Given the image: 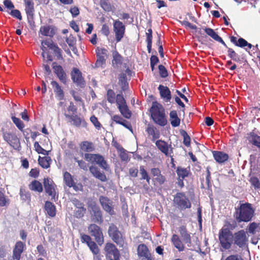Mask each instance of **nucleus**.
<instances>
[{"label": "nucleus", "mask_w": 260, "mask_h": 260, "mask_svg": "<svg viewBox=\"0 0 260 260\" xmlns=\"http://www.w3.org/2000/svg\"><path fill=\"white\" fill-rule=\"evenodd\" d=\"M90 120L94 126L99 129L101 128V124L98 120V118L94 115L91 116Z\"/></svg>", "instance_id": "e2e57ef3"}, {"label": "nucleus", "mask_w": 260, "mask_h": 260, "mask_svg": "<svg viewBox=\"0 0 260 260\" xmlns=\"http://www.w3.org/2000/svg\"><path fill=\"white\" fill-rule=\"evenodd\" d=\"M237 46L241 48L247 47L248 49H251L253 47L250 43H248L246 40L242 38L238 39Z\"/></svg>", "instance_id": "a19ab883"}, {"label": "nucleus", "mask_w": 260, "mask_h": 260, "mask_svg": "<svg viewBox=\"0 0 260 260\" xmlns=\"http://www.w3.org/2000/svg\"><path fill=\"white\" fill-rule=\"evenodd\" d=\"M100 203L104 211L110 215L115 214L113 201L107 197L101 196L99 198Z\"/></svg>", "instance_id": "1a4fd4ad"}, {"label": "nucleus", "mask_w": 260, "mask_h": 260, "mask_svg": "<svg viewBox=\"0 0 260 260\" xmlns=\"http://www.w3.org/2000/svg\"><path fill=\"white\" fill-rule=\"evenodd\" d=\"M3 138L5 141L8 142L14 149L20 147V141L15 134L10 133H4Z\"/></svg>", "instance_id": "4468645a"}, {"label": "nucleus", "mask_w": 260, "mask_h": 260, "mask_svg": "<svg viewBox=\"0 0 260 260\" xmlns=\"http://www.w3.org/2000/svg\"><path fill=\"white\" fill-rule=\"evenodd\" d=\"M225 260H243V259L240 255L236 254L229 255Z\"/></svg>", "instance_id": "774afa93"}, {"label": "nucleus", "mask_w": 260, "mask_h": 260, "mask_svg": "<svg viewBox=\"0 0 260 260\" xmlns=\"http://www.w3.org/2000/svg\"><path fill=\"white\" fill-rule=\"evenodd\" d=\"M151 173L155 177L154 179L160 184H163L165 181V177L161 174L160 170L157 168H152Z\"/></svg>", "instance_id": "b1692460"}, {"label": "nucleus", "mask_w": 260, "mask_h": 260, "mask_svg": "<svg viewBox=\"0 0 260 260\" xmlns=\"http://www.w3.org/2000/svg\"><path fill=\"white\" fill-rule=\"evenodd\" d=\"M94 162L98 165L103 169L106 171L109 170V167L107 162L102 155L99 154H95V155L94 156Z\"/></svg>", "instance_id": "5701e85b"}, {"label": "nucleus", "mask_w": 260, "mask_h": 260, "mask_svg": "<svg viewBox=\"0 0 260 260\" xmlns=\"http://www.w3.org/2000/svg\"><path fill=\"white\" fill-rule=\"evenodd\" d=\"M63 181L66 184L70 187H73L74 189L77 190V186L73 179L72 176L70 173L66 172L63 174Z\"/></svg>", "instance_id": "cd10ccee"}, {"label": "nucleus", "mask_w": 260, "mask_h": 260, "mask_svg": "<svg viewBox=\"0 0 260 260\" xmlns=\"http://www.w3.org/2000/svg\"><path fill=\"white\" fill-rule=\"evenodd\" d=\"M213 155L215 160L219 164L224 163L229 158L228 154L222 151H214Z\"/></svg>", "instance_id": "aec40b11"}, {"label": "nucleus", "mask_w": 260, "mask_h": 260, "mask_svg": "<svg viewBox=\"0 0 260 260\" xmlns=\"http://www.w3.org/2000/svg\"><path fill=\"white\" fill-rule=\"evenodd\" d=\"M51 85L53 88L55 97L59 101L63 100L64 98V91L58 83L56 81H52L51 82Z\"/></svg>", "instance_id": "dca6fc26"}, {"label": "nucleus", "mask_w": 260, "mask_h": 260, "mask_svg": "<svg viewBox=\"0 0 260 260\" xmlns=\"http://www.w3.org/2000/svg\"><path fill=\"white\" fill-rule=\"evenodd\" d=\"M40 33L43 36L53 37L55 34V30L51 25H44L40 27Z\"/></svg>", "instance_id": "4be33fe9"}, {"label": "nucleus", "mask_w": 260, "mask_h": 260, "mask_svg": "<svg viewBox=\"0 0 260 260\" xmlns=\"http://www.w3.org/2000/svg\"><path fill=\"white\" fill-rule=\"evenodd\" d=\"M233 235L232 233L228 229H222L220 231L219 240L224 249H229L231 247L232 241L230 240V238Z\"/></svg>", "instance_id": "423d86ee"}, {"label": "nucleus", "mask_w": 260, "mask_h": 260, "mask_svg": "<svg viewBox=\"0 0 260 260\" xmlns=\"http://www.w3.org/2000/svg\"><path fill=\"white\" fill-rule=\"evenodd\" d=\"M80 147L81 149L85 152H91L94 149L92 143L88 141H84L82 142Z\"/></svg>", "instance_id": "e433bc0d"}, {"label": "nucleus", "mask_w": 260, "mask_h": 260, "mask_svg": "<svg viewBox=\"0 0 260 260\" xmlns=\"http://www.w3.org/2000/svg\"><path fill=\"white\" fill-rule=\"evenodd\" d=\"M171 242L179 251H183L184 250V246L177 235L173 234L172 235Z\"/></svg>", "instance_id": "393cba45"}, {"label": "nucleus", "mask_w": 260, "mask_h": 260, "mask_svg": "<svg viewBox=\"0 0 260 260\" xmlns=\"http://www.w3.org/2000/svg\"><path fill=\"white\" fill-rule=\"evenodd\" d=\"M181 136L183 137V144L185 146L188 147L190 144V138L184 130L180 131Z\"/></svg>", "instance_id": "a18cd8bd"}, {"label": "nucleus", "mask_w": 260, "mask_h": 260, "mask_svg": "<svg viewBox=\"0 0 260 260\" xmlns=\"http://www.w3.org/2000/svg\"><path fill=\"white\" fill-rule=\"evenodd\" d=\"M45 210L50 217H54L56 215L55 205L50 201H46L45 204Z\"/></svg>", "instance_id": "bb28decb"}, {"label": "nucleus", "mask_w": 260, "mask_h": 260, "mask_svg": "<svg viewBox=\"0 0 260 260\" xmlns=\"http://www.w3.org/2000/svg\"><path fill=\"white\" fill-rule=\"evenodd\" d=\"M105 249L109 260H119V252L112 243H107Z\"/></svg>", "instance_id": "9b49d317"}, {"label": "nucleus", "mask_w": 260, "mask_h": 260, "mask_svg": "<svg viewBox=\"0 0 260 260\" xmlns=\"http://www.w3.org/2000/svg\"><path fill=\"white\" fill-rule=\"evenodd\" d=\"M9 13L13 17L19 19V20H21L22 19V16L21 13L20 11L18 10H12Z\"/></svg>", "instance_id": "680f3d73"}, {"label": "nucleus", "mask_w": 260, "mask_h": 260, "mask_svg": "<svg viewBox=\"0 0 260 260\" xmlns=\"http://www.w3.org/2000/svg\"><path fill=\"white\" fill-rule=\"evenodd\" d=\"M37 249L38 252H39V253L40 255H41L43 256H45L46 255V254H47L46 251L45 250V249H44V248L42 245H41V244L37 246Z\"/></svg>", "instance_id": "338daca9"}, {"label": "nucleus", "mask_w": 260, "mask_h": 260, "mask_svg": "<svg viewBox=\"0 0 260 260\" xmlns=\"http://www.w3.org/2000/svg\"><path fill=\"white\" fill-rule=\"evenodd\" d=\"M173 203L174 206L180 211L189 209L191 207L189 199L183 192H177L174 196Z\"/></svg>", "instance_id": "7ed1b4c3"}, {"label": "nucleus", "mask_w": 260, "mask_h": 260, "mask_svg": "<svg viewBox=\"0 0 260 260\" xmlns=\"http://www.w3.org/2000/svg\"><path fill=\"white\" fill-rule=\"evenodd\" d=\"M19 194L22 200L24 201H28V202H30V194L28 191H26L22 188H20Z\"/></svg>", "instance_id": "37998d69"}, {"label": "nucleus", "mask_w": 260, "mask_h": 260, "mask_svg": "<svg viewBox=\"0 0 260 260\" xmlns=\"http://www.w3.org/2000/svg\"><path fill=\"white\" fill-rule=\"evenodd\" d=\"M64 116L66 118H68L72 120L73 122V124L77 127H79L80 126L85 127L86 125V123L85 120L80 118L77 115H70L69 114H65Z\"/></svg>", "instance_id": "412c9836"}, {"label": "nucleus", "mask_w": 260, "mask_h": 260, "mask_svg": "<svg viewBox=\"0 0 260 260\" xmlns=\"http://www.w3.org/2000/svg\"><path fill=\"white\" fill-rule=\"evenodd\" d=\"M251 184L254 187V189L260 188V181L258 178L252 177L249 180Z\"/></svg>", "instance_id": "5fc2aeb1"}, {"label": "nucleus", "mask_w": 260, "mask_h": 260, "mask_svg": "<svg viewBox=\"0 0 260 260\" xmlns=\"http://www.w3.org/2000/svg\"><path fill=\"white\" fill-rule=\"evenodd\" d=\"M29 188L31 190L39 192H42L43 190L42 183L36 180L31 182L29 185Z\"/></svg>", "instance_id": "2f4dec72"}, {"label": "nucleus", "mask_w": 260, "mask_h": 260, "mask_svg": "<svg viewBox=\"0 0 260 260\" xmlns=\"http://www.w3.org/2000/svg\"><path fill=\"white\" fill-rule=\"evenodd\" d=\"M140 172L142 176L141 179L146 180L148 183H149L150 177L148 175L147 171L144 169V166H140Z\"/></svg>", "instance_id": "8fccbe9b"}, {"label": "nucleus", "mask_w": 260, "mask_h": 260, "mask_svg": "<svg viewBox=\"0 0 260 260\" xmlns=\"http://www.w3.org/2000/svg\"><path fill=\"white\" fill-rule=\"evenodd\" d=\"M87 245L94 254H98L99 249L97 245L94 241L91 240Z\"/></svg>", "instance_id": "3c124183"}, {"label": "nucleus", "mask_w": 260, "mask_h": 260, "mask_svg": "<svg viewBox=\"0 0 260 260\" xmlns=\"http://www.w3.org/2000/svg\"><path fill=\"white\" fill-rule=\"evenodd\" d=\"M71 76L73 82L75 83L77 86L81 88L85 87V81L82 76L81 72L78 69L74 68L71 73Z\"/></svg>", "instance_id": "f8f14e48"}, {"label": "nucleus", "mask_w": 260, "mask_h": 260, "mask_svg": "<svg viewBox=\"0 0 260 260\" xmlns=\"http://www.w3.org/2000/svg\"><path fill=\"white\" fill-rule=\"evenodd\" d=\"M158 68L159 70V75L161 78H164L168 76V71L163 65H159Z\"/></svg>", "instance_id": "4d7b16f0"}, {"label": "nucleus", "mask_w": 260, "mask_h": 260, "mask_svg": "<svg viewBox=\"0 0 260 260\" xmlns=\"http://www.w3.org/2000/svg\"><path fill=\"white\" fill-rule=\"evenodd\" d=\"M119 151L120 154L119 156L122 161H128V155L127 153L125 152V150L122 147L118 149Z\"/></svg>", "instance_id": "6e6d98bb"}, {"label": "nucleus", "mask_w": 260, "mask_h": 260, "mask_svg": "<svg viewBox=\"0 0 260 260\" xmlns=\"http://www.w3.org/2000/svg\"><path fill=\"white\" fill-rule=\"evenodd\" d=\"M118 108L123 117L127 119L130 118L132 114L126 104L122 106H118Z\"/></svg>", "instance_id": "f704fd0d"}, {"label": "nucleus", "mask_w": 260, "mask_h": 260, "mask_svg": "<svg viewBox=\"0 0 260 260\" xmlns=\"http://www.w3.org/2000/svg\"><path fill=\"white\" fill-rule=\"evenodd\" d=\"M158 89L159 91L160 96L165 102H170L171 99V92L170 89L167 86L162 85H159Z\"/></svg>", "instance_id": "2eb2a0df"}, {"label": "nucleus", "mask_w": 260, "mask_h": 260, "mask_svg": "<svg viewBox=\"0 0 260 260\" xmlns=\"http://www.w3.org/2000/svg\"><path fill=\"white\" fill-rule=\"evenodd\" d=\"M149 112L151 118L155 124L160 126H165L167 124L165 109L161 104L156 101L153 102Z\"/></svg>", "instance_id": "f257e3e1"}, {"label": "nucleus", "mask_w": 260, "mask_h": 260, "mask_svg": "<svg viewBox=\"0 0 260 260\" xmlns=\"http://www.w3.org/2000/svg\"><path fill=\"white\" fill-rule=\"evenodd\" d=\"M88 230L91 235L94 237L96 242L101 245L104 243V236L101 228L95 224H91L88 227Z\"/></svg>", "instance_id": "6e6552de"}, {"label": "nucleus", "mask_w": 260, "mask_h": 260, "mask_svg": "<svg viewBox=\"0 0 260 260\" xmlns=\"http://www.w3.org/2000/svg\"><path fill=\"white\" fill-rule=\"evenodd\" d=\"M101 7L106 12L111 11V6L108 0H100Z\"/></svg>", "instance_id": "49530a36"}, {"label": "nucleus", "mask_w": 260, "mask_h": 260, "mask_svg": "<svg viewBox=\"0 0 260 260\" xmlns=\"http://www.w3.org/2000/svg\"><path fill=\"white\" fill-rule=\"evenodd\" d=\"M11 119L17 127L23 133L24 136H25L26 131H23V128L24 127L23 122L19 118L14 116H12Z\"/></svg>", "instance_id": "72a5a7b5"}, {"label": "nucleus", "mask_w": 260, "mask_h": 260, "mask_svg": "<svg viewBox=\"0 0 260 260\" xmlns=\"http://www.w3.org/2000/svg\"><path fill=\"white\" fill-rule=\"evenodd\" d=\"M179 232L184 242L187 244L188 247H190L191 245V237L185 226L181 225L180 226Z\"/></svg>", "instance_id": "f3484780"}, {"label": "nucleus", "mask_w": 260, "mask_h": 260, "mask_svg": "<svg viewBox=\"0 0 260 260\" xmlns=\"http://www.w3.org/2000/svg\"><path fill=\"white\" fill-rule=\"evenodd\" d=\"M254 210L251 204L248 203L242 204L236 213V218L238 222H248L252 219Z\"/></svg>", "instance_id": "f03ea898"}, {"label": "nucleus", "mask_w": 260, "mask_h": 260, "mask_svg": "<svg viewBox=\"0 0 260 260\" xmlns=\"http://www.w3.org/2000/svg\"><path fill=\"white\" fill-rule=\"evenodd\" d=\"M113 30L115 34L116 42H120L124 35L125 30V25L119 20H114L113 22Z\"/></svg>", "instance_id": "9d476101"}, {"label": "nucleus", "mask_w": 260, "mask_h": 260, "mask_svg": "<svg viewBox=\"0 0 260 260\" xmlns=\"http://www.w3.org/2000/svg\"><path fill=\"white\" fill-rule=\"evenodd\" d=\"M34 147L35 148L36 151L39 154H42L44 155H48L49 151H47L43 148L39 144L38 142H35L34 143Z\"/></svg>", "instance_id": "c03bdc74"}, {"label": "nucleus", "mask_w": 260, "mask_h": 260, "mask_svg": "<svg viewBox=\"0 0 260 260\" xmlns=\"http://www.w3.org/2000/svg\"><path fill=\"white\" fill-rule=\"evenodd\" d=\"M249 141L254 145L260 148V136L256 134H251L249 137Z\"/></svg>", "instance_id": "ea45409f"}, {"label": "nucleus", "mask_w": 260, "mask_h": 260, "mask_svg": "<svg viewBox=\"0 0 260 260\" xmlns=\"http://www.w3.org/2000/svg\"><path fill=\"white\" fill-rule=\"evenodd\" d=\"M89 171L95 178L102 182L107 181V177L105 173L101 172L97 167L91 166L89 167Z\"/></svg>", "instance_id": "6ab92c4d"}, {"label": "nucleus", "mask_w": 260, "mask_h": 260, "mask_svg": "<svg viewBox=\"0 0 260 260\" xmlns=\"http://www.w3.org/2000/svg\"><path fill=\"white\" fill-rule=\"evenodd\" d=\"M86 209L85 208L77 209L76 210H75L74 215L76 217L78 218H80L84 216V214L86 212Z\"/></svg>", "instance_id": "13d9d810"}, {"label": "nucleus", "mask_w": 260, "mask_h": 260, "mask_svg": "<svg viewBox=\"0 0 260 260\" xmlns=\"http://www.w3.org/2000/svg\"><path fill=\"white\" fill-rule=\"evenodd\" d=\"M170 121L173 127H176L180 125V119L178 116L176 111L173 110L170 112Z\"/></svg>", "instance_id": "a878e982"}, {"label": "nucleus", "mask_w": 260, "mask_h": 260, "mask_svg": "<svg viewBox=\"0 0 260 260\" xmlns=\"http://www.w3.org/2000/svg\"><path fill=\"white\" fill-rule=\"evenodd\" d=\"M51 161L50 157L47 156V155H45L44 157L39 156L38 159L39 165L44 169H47L50 167Z\"/></svg>", "instance_id": "c756f323"}, {"label": "nucleus", "mask_w": 260, "mask_h": 260, "mask_svg": "<svg viewBox=\"0 0 260 260\" xmlns=\"http://www.w3.org/2000/svg\"><path fill=\"white\" fill-rule=\"evenodd\" d=\"M43 184L46 192L52 198H54L55 193L52 180L48 178H44Z\"/></svg>", "instance_id": "a211bd4d"}, {"label": "nucleus", "mask_w": 260, "mask_h": 260, "mask_svg": "<svg viewBox=\"0 0 260 260\" xmlns=\"http://www.w3.org/2000/svg\"><path fill=\"white\" fill-rule=\"evenodd\" d=\"M205 32L214 40H216L219 36L218 34L212 28L205 27L204 29Z\"/></svg>", "instance_id": "603ef678"}, {"label": "nucleus", "mask_w": 260, "mask_h": 260, "mask_svg": "<svg viewBox=\"0 0 260 260\" xmlns=\"http://www.w3.org/2000/svg\"><path fill=\"white\" fill-rule=\"evenodd\" d=\"M228 55L231 59L236 62H241L239 55L233 49L228 48Z\"/></svg>", "instance_id": "c9c22d12"}, {"label": "nucleus", "mask_w": 260, "mask_h": 260, "mask_svg": "<svg viewBox=\"0 0 260 260\" xmlns=\"http://www.w3.org/2000/svg\"><path fill=\"white\" fill-rule=\"evenodd\" d=\"M112 120L115 121L116 123L121 124H122V122L125 120L123 119L120 116L118 115H114L112 118Z\"/></svg>", "instance_id": "69168bd1"}, {"label": "nucleus", "mask_w": 260, "mask_h": 260, "mask_svg": "<svg viewBox=\"0 0 260 260\" xmlns=\"http://www.w3.org/2000/svg\"><path fill=\"white\" fill-rule=\"evenodd\" d=\"M248 241L246 233L244 230L235 233L232 236V244L241 249L247 247Z\"/></svg>", "instance_id": "20e7f679"}, {"label": "nucleus", "mask_w": 260, "mask_h": 260, "mask_svg": "<svg viewBox=\"0 0 260 260\" xmlns=\"http://www.w3.org/2000/svg\"><path fill=\"white\" fill-rule=\"evenodd\" d=\"M116 101L118 106H122L126 104L125 100L121 94H118L117 95Z\"/></svg>", "instance_id": "bf43d9fd"}, {"label": "nucleus", "mask_w": 260, "mask_h": 260, "mask_svg": "<svg viewBox=\"0 0 260 260\" xmlns=\"http://www.w3.org/2000/svg\"><path fill=\"white\" fill-rule=\"evenodd\" d=\"M179 178L184 179L188 176L189 171L186 168L178 167L176 170Z\"/></svg>", "instance_id": "79ce46f5"}, {"label": "nucleus", "mask_w": 260, "mask_h": 260, "mask_svg": "<svg viewBox=\"0 0 260 260\" xmlns=\"http://www.w3.org/2000/svg\"><path fill=\"white\" fill-rule=\"evenodd\" d=\"M92 220L98 223H102L103 221V214L100 207L94 202H91L88 206Z\"/></svg>", "instance_id": "39448f33"}, {"label": "nucleus", "mask_w": 260, "mask_h": 260, "mask_svg": "<svg viewBox=\"0 0 260 260\" xmlns=\"http://www.w3.org/2000/svg\"><path fill=\"white\" fill-rule=\"evenodd\" d=\"M113 60L112 64L114 66L118 67L122 63V57L120 54L117 51H114L112 53Z\"/></svg>", "instance_id": "473e14b6"}, {"label": "nucleus", "mask_w": 260, "mask_h": 260, "mask_svg": "<svg viewBox=\"0 0 260 260\" xmlns=\"http://www.w3.org/2000/svg\"><path fill=\"white\" fill-rule=\"evenodd\" d=\"M52 66L53 72L59 81L66 84L67 82V75L62 66L58 65L56 62H53Z\"/></svg>", "instance_id": "ddd939ff"}, {"label": "nucleus", "mask_w": 260, "mask_h": 260, "mask_svg": "<svg viewBox=\"0 0 260 260\" xmlns=\"http://www.w3.org/2000/svg\"><path fill=\"white\" fill-rule=\"evenodd\" d=\"M25 11L27 15V17L32 18V16H34V5L25 6Z\"/></svg>", "instance_id": "09e8293b"}, {"label": "nucleus", "mask_w": 260, "mask_h": 260, "mask_svg": "<svg viewBox=\"0 0 260 260\" xmlns=\"http://www.w3.org/2000/svg\"><path fill=\"white\" fill-rule=\"evenodd\" d=\"M155 145L160 151L166 155H168L169 147L167 142L161 140H159L156 141Z\"/></svg>", "instance_id": "c85d7f7f"}, {"label": "nucleus", "mask_w": 260, "mask_h": 260, "mask_svg": "<svg viewBox=\"0 0 260 260\" xmlns=\"http://www.w3.org/2000/svg\"><path fill=\"white\" fill-rule=\"evenodd\" d=\"M108 234L114 242L117 245H123L124 240L122 235L116 225L113 223H111L109 225Z\"/></svg>", "instance_id": "0eeeda50"}, {"label": "nucleus", "mask_w": 260, "mask_h": 260, "mask_svg": "<svg viewBox=\"0 0 260 260\" xmlns=\"http://www.w3.org/2000/svg\"><path fill=\"white\" fill-rule=\"evenodd\" d=\"M66 42L70 47H73L76 43V39L74 37L70 36L69 38H67Z\"/></svg>", "instance_id": "0e129e2a"}, {"label": "nucleus", "mask_w": 260, "mask_h": 260, "mask_svg": "<svg viewBox=\"0 0 260 260\" xmlns=\"http://www.w3.org/2000/svg\"><path fill=\"white\" fill-rule=\"evenodd\" d=\"M138 253L141 257L144 258H148V256L150 255L148 252V249L145 244H140L138 247Z\"/></svg>", "instance_id": "7c9ffc66"}, {"label": "nucleus", "mask_w": 260, "mask_h": 260, "mask_svg": "<svg viewBox=\"0 0 260 260\" xmlns=\"http://www.w3.org/2000/svg\"><path fill=\"white\" fill-rule=\"evenodd\" d=\"M107 101L110 103L112 104L115 102V93L113 90H112L111 89H109L108 90L107 93Z\"/></svg>", "instance_id": "de8ad7c7"}, {"label": "nucleus", "mask_w": 260, "mask_h": 260, "mask_svg": "<svg viewBox=\"0 0 260 260\" xmlns=\"http://www.w3.org/2000/svg\"><path fill=\"white\" fill-rule=\"evenodd\" d=\"M256 230H260V223L253 222L249 224L248 231L250 234H255Z\"/></svg>", "instance_id": "58836bf2"}, {"label": "nucleus", "mask_w": 260, "mask_h": 260, "mask_svg": "<svg viewBox=\"0 0 260 260\" xmlns=\"http://www.w3.org/2000/svg\"><path fill=\"white\" fill-rule=\"evenodd\" d=\"M24 244L21 241L17 242L13 250L22 253Z\"/></svg>", "instance_id": "052dcab7"}, {"label": "nucleus", "mask_w": 260, "mask_h": 260, "mask_svg": "<svg viewBox=\"0 0 260 260\" xmlns=\"http://www.w3.org/2000/svg\"><path fill=\"white\" fill-rule=\"evenodd\" d=\"M96 57L97 60L95 63V67L99 68L102 67L103 64L105 63L106 59L104 56L101 55L99 54H96Z\"/></svg>", "instance_id": "864d4df0"}, {"label": "nucleus", "mask_w": 260, "mask_h": 260, "mask_svg": "<svg viewBox=\"0 0 260 260\" xmlns=\"http://www.w3.org/2000/svg\"><path fill=\"white\" fill-rule=\"evenodd\" d=\"M152 31L151 28H149L147 30V32H146V42L147 44V47L148 53H150L151 51V46H152Z\"/></svg>", "instance_id": "4c0bfd02"}]
</instances>
